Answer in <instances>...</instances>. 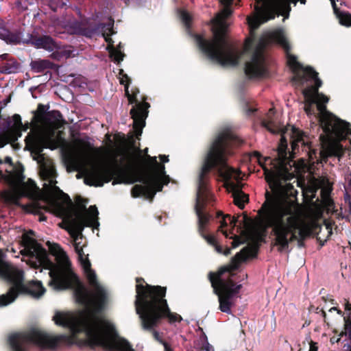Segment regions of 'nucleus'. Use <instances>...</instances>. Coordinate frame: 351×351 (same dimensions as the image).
<instances>
[{"instance_id":"f257e3e1","label":"nucleus","mask_w":351,"mask_h":351,"mask_svg":"<svg viewBox=\"0 0 351 351\" xmlns=\"http://www.w3.org/2000/svg\"><path fill=\"white\" fill-rule=\"evenodd\" d=\"M49 176L51 179L48 184H44L41 191L34 180L29 179L25 182L23 173L16 172L14 179L19 185L3 191L1 196L7 203L16 205L19 204L21 197L29 198L32 202L25 205L24 210L28 213L39 215L38 219H47L43 212L52 213L60 219H99L95 205L86 208L88 200L80 195H77L73 202L68 194L56 186L57 182L53 178L52 171Z\"/></svg>"},{"instance_id":"f03ea898","label":"nucleus","mask_w":351,"mask_h":351,"mask_svg":"<svg viewBox=\"0 0 351 351\" xmlns=\"http://www.w3.org/2000/svg\"><path fill=\"white\" fill-rule=\"evenodd\" d=\"M147 152L148 148L143 150L146 159L145 167L138 172V178L135 180H128V171L130 166H124L123 161H119L117 155H114L110 164L94 166L88 170L84 182L86 185L94 186H103L104 183L112 179L113 185L139 182L143 184L134 185L131 191L132 195L152 199L157 192L162 191L163 186L170 182L171 178L166 173L165 165L159 163L156 156L148 155Z\"/></svg>"},{"instance_id":"7ed1b4c3","label":"nucleus","mask_w":351,"mask_h":351,"mask_svg":"<svg viewBox=\"0 0 351 351\" xmlns=\"http://www.w3.org/2000/svg\"><path fill=\"white\" fill-rule=\"evenodd\" d=\"M219 231L226 237L233 239V248L239 246L237 241L238 223L243 226L249 238L258 242H265L268 234V228H271L275 236V243L278 251L282 252L289 249V244L298 241L299 248L304 247V240L318 234L321 230L319 221H219Z\"/></svg>"},{"instance_id":"20e7f679","label":"nucleus","mask_w":351,"mask_h":351,"mask_svg":"<svg viewBox=\"0 0 351 351\" xmlns=\"http://www.w3.org/2000/svg\"><path fill=\"white\" fill-rule=\"evenodd\" d=\"M243 141L230 132L219 134L211 144L203 162L199 177L195 211L197 219H213V213L206 210V206L214 200L208 188V176L211 170L216 169L224 181L228 182L237 170L228 165L230 145H241Z\"/></svg>"},{"instance_id":"39448f33","label":"nucleus","mask_w":351,"mask_h":351,"mask_svg":"<svg viewBox=\"0 0 351 351\" xmlns=\"http://www.w3.org/2000/svg\"><path fill=\"white\" fill-rule=\"evenodd\" d=\"M266 182L268 183L271 193L266 191L265 201L258 212V216L253 219H319L318 218H301L300 210L298 203L294 202L281 201L278 196L296 197L298 191L291 183H285L291 180L293 175L288 169L277 171L269 170L263 167ZM242 219H252L244 215Z\"/></svg>"},{"instance_id":"423d86ee","label":"nucleus","mask_w":351,"mask_h":351,"mask_svg":"<svg viewBox=\"0 0 351 351\" xmlns=\"http://www.w3.org/2000/svg\"><path fill=\"white\" fill-rule=\"evenodd\" d=\"M232 13L230 7H224L220 14L217 27L212 29L213 36L211 38H206L198 34H194L199 49L210 60L222 66H237L244 53V51L240 50L227 38L228 25L226 20ZM250 47V43L246 44L245 51H248Z\"/></svg>"},{"instance_id":"0eeeda50","label":"nucleus","mask_w":351,"mask_h":351,"mask_svg":"<svg viewBox=\"0 0 351 351\" xmlns=\"http://www.w3.org/2000/svg\"><path fill=\"white\" fill-rule=\"evenodd\" d=\"M142 278H136V301L141 298V309L136 307V313L139 315L141 326L145 330H151L157 327L162 319L167 317L170 322H180L181 316L171 312L167 301L165 299L167 288L161 286L146 287L140 284Z\"/></svg>"},{"instance_id":"6e6552de","label":"nucleus","mask_w":351,"mask_h":351,"mask_svg":"<svg viewBox=\"0 0 351 351\" xmlns=\"http://www.w3.org/2000/svg\"><path fill=\"white\" fill-rule=\"evenodd\" d=\"M60 341V338L51 337L35 328L25 332H13L8 338L12 351H26V346L29 344L41 348L55 349L58 346Z\"/></svg>"},{"instance_id":"1a4fd4ad","label":"nucleus","mask_w":351,"mask_h":351,"mask_svg":"<svg viewBox=\"0 0 351 351\" xmlns=\"http://www.w3.org/2000/svg\"><path fill=\"white\" fill-rule=\"evenodd\" d=\"M119 74L123 75V78L126 79L125 84L124 83L123 79L120 80V83L121 84L125 85V93L128 97L129 104H135L130 110V115L133 119V128L136 132V135L141 136L143 128L145 125V119L148 116V108L150 107V104L146 101L139 102L136 99V93L133 92L130 94L128 90L129 84L131 81L130 79L127 74H123V69L120 70Z\"/></svg>"},{"instance_id":"9d476101","label":"nucleus","mask_w":351,"mask_h":351,"mask_svg":"<svg viewBox=\"0 0 351 351\" xmlns=\"http://www.w3.org/2000/svg\"><path fill=\"white\" fill-rule=\"evenodd\" d=\"M84 325L86 339L81 341L82 344L91 349L101 348L106 350H113V346L108 337L101 332L98 319L95 316L88 317Z\"/></svg>"},{"instance_id":"9b49d317","label":"nucleus","mask_w":351,"mask_h":351,"mask_svg":"<svg viewBox=\"0 0 351 351\" xmlns=\"http://www.w3.org/2000/svg\"><path fill=\"white\" fill-rule=\"evenodd\" d=\"M287 63L294 73L291 82L299 87H303L311 80L319 79L318 73L311 66L304 67L303 65L298 61L297 57L290 53V51H285Z\"/></svg>"},{"instance_id":"f8f14e48","label":"nucleus","mask_w":351,"mask_h":351,"mask_svg":"<svg viewBox=\"0 0 351 351\" xmlns=\"http://www.w3.org/2000/svg\"><path fill=\"white\" fill-rule=\"evenodd\" d=\"M49 276L48 285L55 291L70 289L82 285L80 278L71 268L51 271Z\"/></svg>"},{"instance_id":"ddd939ff","label":"nucleus","mask_w":351,"mask_h":351,"mask_svg":"<svg viewBox=\"0 0 351 351\" xmlns=\"http://www.w3.org/2000/svg\"><path fill=\"white\" fill-rule=\"evenodd\" d=\"M58 226L61 228L66 230L75 240L74 248L80 262L82 263L83 261L86 260V258H84V253L80 243H77V240L79 238H82V231L85 226H92L95 229L99 226V221H61Z\"/></svg>"},{"instance_id":"4468645a","label":"nucleus","mask_w":351,"mask_h":351,"mask_svg":"<svg viewBox=\"0 0 351 351\" xmlns=\"http://www.w3.org/2000/svg\"><path fill=\"white\" fill-rule=\"evenodd\" d=\"M265 44L260 43L255 48L251 60L245 64V73L250 78L264 77L267 72L264 56Z\"/></svg>"},{"instance_id":"2eb2a0df","label":"nucleus","mask_w":351,"mask_h":351,"mask_svg":"<svg viewBox=\"0 0 351 351\" xmlns=\"http://www.w3.org/2000/svg\"><path fill=\"white\" fill-rule=\"evenodd\" d=\"M298 1V0H267V9L263 13L265 17L263 21H268L275 19L284 9L288 8L289 10L291 3L296 5Z\"/></svg>"},{"instance_id":"dca6fc26","label":"nucleus","mask_w":351,"mask_h":351,"mask_svg":"<svg viewBox=\"0 0 351 351\" xmlns=\"http://www.w3.org/2000/svg\"><path fill=\"white\" fill-rule=\"evenodd\" d=\"M108 24L111 25L112 29L109 31L108 29H104V31H101L100 33H101L105 41L108 43L107 50L110 53V58H112L117 64H119L121 62L123 61L125 54L120 49V44L119 45V48H115L114 47V41L110 37L114 33L113 31L114 21H112Z\"/></svg>"},{"instance_id":"f3484780","label":"nucleus","mask_w":351,"mask_h":351,"mask_svg":"<svg viewBox=\"0 0 351 351\" xmlns=\"http://www.w3.org/2000/svg\"><path fill=\"white\" fill-rule=\"evenodd\" d=\"M314 83L313 86H308L302 90V94L306 99L304 110L307 114H313L312 104L316 102L315 94H317L319 88L322 85L320 79H316L314 80Z\"/></svg>"},{"instance_id":"a211bd4d","label":"nucleus","mask_w":351,"mask_h":351,"mask_svg":"<svg viewBox=\"0 0 351 351\" xmlns=\"http://www.w3.org/2000/svg\"><path fill=\"white\" fill-rule=\"evenodd\" d=\"M26 146L36 154L41 156L43 151V138L38 130H32L25 139Z\"/></svg>"},{"instance_id":"6ab92c4d","label":"nucleus","mask_w":351,"mask_h":351,"mask_svg":"<svg viewBox=\"0 0 351 351\" xmlns=\"http://www.w3.org/2000/svg\"><path fill=\"white\" fill-rule=\"evenodd\" d=\"M0 38L9 44H19L21 42V32L19 29L10 31L5 22L0 19Z\"/></svg>"},{"instance_id":"aec40b11","label":"nucleus","mask_w":351,"mask_h":351,"mask_svg":"<svg viewBox=\"0 0 351 351\" xmlns=\"http://www.w3.org/2000/svg\"><path fill=\"white\" fill-rule=\"evenodd\" d=\"M23 42L30 44L36 48H42L48 51H53L56 47L55 42L49 36H37L30 35L29 39Z\"/></svg>"},{"instance_id":"412c9836","label":"nucleus","mask_w":351,"mask_h":351,"mask_svg":"<svg viewBox=\"0 0 351 351\" xmlns=\"http://www.w3.org/2000/svg\"><path fill=\"white\" fill-rule=\"evenodd\" d=\"M208 279L211 283L212 287L213 288V292L215 294L217 295L218 297H219V295H221V293H223V295H222V298L223 300L232 302V299L236 295H234L230 291H228V282H227L225 280H221L220 282V286L217 287V283L213 278V274L211 271L209 272L208 274Z\"/></svg>"},{"instance_id":"4be33fe9","label":"nucleus","mask_w":351,"mask_h":351,"mask_svg":"<svg viewBox=\"0 0 351 351\" xmlns=\"http://www.w3.org/2000/svg\"><path fill=\"white\" fill-rule=\"evenodd\" d=\"M104 29L110 31L112 27L110 24L104 23L90 24L87 27H82L78 29V33L88 38H92L95 34H100V32L104 31Z\"/></svg>"},{"instance_id":"5701e85b","label":"nucleus","mask_w":351,"mask_h":351,"mask_svg":"<svg viewBox=\"0 0 351 351\" xmlns=\"http://www.w3.org/2000/svg\"><path fill=\"white\" fill-rule=\"evenodd\" d=\"M208 222L209 221H197L198 230L202 237L207 241V243L215 247V250L219 254H222L223 250L221 245L217 244L215 237L214 236L208 235L204 233Z\"/></svg>"},{"instance_id":"b1692460","label":"nucleus","mask_w":351,"mask_h":351,"mask_svg":"<svg viewBox=\"0 0 351 351\" xmlns=\"http://www.w3.org/2000/svg\"><path fill=\"white\" fill-rule=\"evenodd\" d=\"M278 160L280 166L279 169H287L289 157L287 156V141L284 135H282L280 144L278 147Z\"/></svg>"},{"instance_id":"393cba45","label":"nucleus","mask_w":351,"mask_h":351,"mask_svg":"<svg viewBox=\"0 0 351 351\" xmlns=\"http://www.w3.org/2000/svg\"><path fill=\"white\" fill-rule=\"evenodd\" d=\"M230 187L232 189V196L234 198V203L240 209H243L245 207V204L248 202L249 197L241 189H237L236 184L233 182L229 184Z\"/></svg>"},{"instance_id":"a878e982","label":"nucleus","mask_w":351,"mask_h":351,"mask_svg":"<svg viewBox=\"0 0 351 351\" xmlns=\"http://www.w3.org/2000/svg\"><path fill=\"white\" fill-rule=\"evenodd\" d=\"M82 266L84 274L90 284V285L96 287L100 285L97 281V277L95 271L91 268V263L88 258L82 262Z\"/></svg>"},{"instance_id":"bb28decb","label":"nucleus","mask_w":351,"mask_h":351,"mask_svg":"<svg viewBox=\"0 0 351 351\" xmlns=\"http://www.w3.org/2000/svg\"><path fill=\"white\" fill-rule=\"evenodd\" d=\"M53 320L58 326H62L71 330H74L73 317L69 314H64L57 312L53 316Z\"/></svg>"},{"instance_id":"cd10ccee","label":"nucleus","mask_w":351,"mask_h":351,"mask_svg":"<svg viewBox=\"0 0 351 351\" xmlns=\"http://www.w3.org/2000/svg\"><path fill=\"white\" fill-rule=\"evenodd\" d=\"M108 327L112 336L119 340V343L118 345L119 351H135L127 339L119 337L114 324L108 323Z\"/></svg>"},{"instance_id":"c85d7f7f","label":"nucleus","mask_w":351,"mask_h":351,"mask_svg":"<svg viewBox=\"0 0 351 351\" xmlns=\"http://www.w3.org/2000/svg\"><path fill=\"white\" fill-rule=\"evenodd\" d=\"M345 311L348 312V317H343V320L345 322V332H343L341 335H348L350 343L347 342L344 344L343 347H348V349H349L351 348V304L350 303L349 300H346Z\"/></svg>"},{"instance_id":"c756f323","label":"nucleus","mask_w":351,"mask_h":351,"mask_svg":"<svg viewBox=\"0 0 351 351\" xmlns=\"http://www.w3.org/2000/svg\"><path fill=\"white\" fill-rule=\"evenodd\" d=\"M31 69L35 73H43L49 69H53L54 64L48 60H35L30 62Z\"/></svg>"},{"instance_id":"7c9ffc66","label":"nucleus","mask_w":351,"mask_h":351,"mask_svg":"<svg viewBox=\"0 0 351 351\" xmlns=\"http://www.w3.org/2000/svg\"><path fill=\"white\" fill-rule=\"evenodd\" d=\"M250 257V252L247 248L242 249L238 252L234 257L232 258V261L234 263L232 269H238L241 263L247 261Z\"/></svg>"},{"instance_id":"2f4dec72","label":"nucleus","mask_w":351,"mask_h":351,"mask_svg":"<svg viewBox=\"0 0 351 351\" xmlns=\"http://www.w3.org/2000/svg\"><path fill=\"white\" fill-rule=\"evenodd\" d=\"M49 108V105H44L39 104L37 107V110L34 112V117L32 121L36 123L44 122L47 115V110Z\"/></svg>"},{"instance_id":"473e14b6","label":"nucleus","mask_w":351,"mask_h":351,"mask_svg":"<svg viewBox=\"0 0 351 351\" xmlns=\"http://www.w3.org/2000/svg\"><path fill=\"white\" fill-rule=\"evenodd\" d=\"M334 12L339 20V23L344 26H351V14L347 12L339 11L335 2H332Z\"/></svg>"},{"instance_id":"72a5a7b5","label":"nucleus","mask_w":351,"mask_h":351,"mask_svg":"<svg viewBox=\"0 0 351 351\" xmlns=\"http://www.w3.org/2000/svg\"><path fill=\"white\" fill-rule=\"evenodd\" d=\"M95 288L97 289V294L99 297V302L97 306V312L101 313L105 308L108 299V294L106 290L101 286L98 285Z\"/></svg>"},{"instance_id":"f704fd0d","label":"nucleus","mask_w":351,"mask_h":351,"mask_svg":"<svg viewBox=\"0 0 351 351\" xmlns=\"http://www.w3.org/2000/svg\"><path fill=\"white\" fill-rule=\"evenodd\" d=\"M62 119V114L59 110H53L47 112L44 122L52 125H58Z\"/></svg>"},{"instance_id":"c9c22d12","label":"nucleus","mask_w":351,"mask_h":351,"mask_svg":"<svg viewBox=\"0 0 351 351\" xmlns=\"http://www.w3.org/2000/svg\"><path fill=\"white\" fill-rule=\"evenodd\" d=\"M272 38L280 45L282 47L285 51L291 50L290 45L285 36L283 32L277 31L273 33Z\"/></svg>"},{"instance_id":"e433bc0d","label":"nucleus","mask_w":351,"mask_h":351,"mask_svg":"<svg viewBox=\"0 0 351 351\" xmlns=\"http://www.w3.org/2000/svg\"><path fill=\"white\" fill-rule=\"evenodd\" d=\"M19 66V64L14 60H9L6 62L2 64L1 66V72L5 74L15 73Z\"/></svg>"},{"instance_id":"4c0bfd02","label":"nucleus","mask_w":351,"mask_h":351,"mask_svg":"<svg viewBox=\"0 0 351 351\" xmlns=\"http://www.w3.org/2000/svg\"><path fill=\"white\" fill-rule=\"evenodd\" d=\"M267 9V3L265 5V7L260 12L258 16L250 18H247V23L249 26L252 29H257L261 23H265L266 21L264 20V16H263V12Z\"/></svg>"},{"instance_id":"58836bf2","label":"nucleus","mask_w":351,"mask_h":351,"mask_svg":"<svg viewBox=\"0 0 351 351\" xmlns=\"http://www.w3.org/2000/svg\"><path fill=\"white\" fill-rule=\"evenodd\" d=\"M261 124L264 128H265L271 133H277L280 130L279 128L276 125L273 119L271 117L263 120Z\"/></svg>"},{"instance_id":"ea45409f","label":"nucleus","mask_w":351,"mask_h":351,"mask_svg":"<svg viewBox=\"0 0 351 351\" xmlns=\"http://www.w3.org/2000/svg\"><path fill=\"white\" fill-rule=\"evenodd\" d=\"M76 298L78 303L84 306V307H88L90 304V298L87 293L82 291H77L76 293Z\"/></svg>"},{"instance_id":"a19ab883","label":"nucleus","mask_w":351,"mask_h":351,"mask_svg":"<svg viewBox=\"0 0 351 351\" xmlns=\"http://www.w3.org/2000/svg\"><path fill=\"white\" fill-rule=\"evenodd\" d=\"M219 308L220 309V311L221 312L226 313L227 314L231 313V306L232 305V302L225 300L223 299L222 295H219Z\"/></svg>"},{"instance_id":"79ce46f5","label":"nucleus","mask_w":351,"mask_h":351,"mask_svg":"<svg viewBox=\"0 0 351 351\" xmlns=\"http://www.w3.org/2000/svg\"><path fill=\"white\" fill-rule=\"evenodd\" d=\"M230 267L229 266H223L221 267H220L219 269V270L217 271V273L215 274V276H216V278H215V276H213V278L214 280H215L216 283H217V287H219L220 286V282H221V280H223L221 277L222 276L226 273V272H229L230 271ZM213 276H215V274H213Z\"/></svg>"},{"instance_id":"37998d69","label":"nucleus","mask_w":351,"mask_h":351,"mask_svg":"<svg viewBox=\"0 0 351 351\" xmlns=\"http://www.w3.org/2000/svg\"><path fill=\"white\" fill-rule=\"evenodd\" d=\"M330 151L331 154L337 157H341L344 154L343 147L339 143L332 145Z\"/></svg>"},{"instance_id":"c03bdc74","label":"nucleus","mask_w":351,"mask_h":351,"mask_svg":"<svg viewBox=\"0 0 351 351\" xmlns=\"http://www.w3.org/2000/svg\"><path fill=\"white\" fill-rule=\"evenodd\" d=\"M48 5L52 11L56 12L59 9L66 6V3L61 0H49Z\"/></svg>"},{"instance_id":"a18cd8bd","label":"nucleus","mask_w":351,"mask_h":351,"mask_svg":"<svg viewBox=\"0 0 351 351\" xmlns=\"http://www.w3.org/2000/svg\"><path fill=\"white\" fill-rule=\"evenodd\" d=\"M180 16H181V19H182V22L184 23V25L187 28H190L191 25L192 19H191V16L189 14V13L186 11H183L181 12Z\"/></svg>"},{"instance_id":"49530a36","label":"nucleus","mask_w":351,"mask_h":351,"mask_svg":"<svg viewBox=\"0 0 351 351\" xmlns=\"http://www.w3.org/2000/svg\"><path fill=\"white\" fill-rule=\"evenodd\" d=\"M215 213L216 215L217 218H219L221 217H222L221 219H228L235 220V219H239V215H231L230 214L224 215L223 213L221 210L215 211Z\"/></svg>"},{"instance_id":"de8ad7c7","label":"nucleus","mask_w":351,"mask_h":351,"mask_svg":"<svg viewBox=\"0 0 351 351\" xmlns=\"http://www.w3.org/2000/svg\"><path fill=\"white\" fill-rule=\"evenodd\" d=\"M13 126L15 129L19 130V128L23 127V123L21 121V117L19 114H15L12 116Z\"/></svg>"},{"instance_id":"09e8293b","label":"nucleus","mask_w":351,"mask_h":351,"mask_svg":"<svg viewBox=\"0 0 351 351\" xmlns=\"http://www.w3.org/2000/svg\"><path fill=\"white\" fill-rule=\"evenodd\" d=\"M315 99L316 100L315 103L320 102L324 104H326L329 100V98L327 96L322 93H319V92L317 94H315Z\"/></svg>"},{"instance_id":"8fccbe9b","label":"nucleus","mask_w":351,"mask_h":351,"mask_svg":"<svg viewBox=\"0 0 351 351\" xmlns=\"http://www.w3.org/2000/svg\"><path fill=\"white\" fill-rule=\"evenodd\" d=\"M242 288V285H235L234 283L229 284V289L228 291H230L232 293H233L234 295H237L239 293L240 289Z\"/></svg>"},{"instance_id":"3c124183","label":"nucleus","mask_w":351,"mask_h":351,"mask_svg":"<svg viewBox=\"0 0 351 351\" xmlns=\"http://www.w3.org/2000/svg\"><path fill=\"white\" fill-rule=\"evenodd\" d=\"M150 331H152L154 339L159 342L160 344L163 343L165 341L160 337V334L158 331L154 330V328L152 329Z\"/></svg>"},{"instance_id":"603ef678","label":"nucleus","mask_w":351,"mask_h":351,"mask_svg":"<svg viewBox=\"0 0 351 351\" xmlns=\"http://www.w3.org/2000/svg\"><path fill=\"white\" fill-rule=\"evenodd\" d=\"M202 348L204 351H215V349L212 345L209 343V342H206L202 344Z\"/></svg>"},{"instance_id":"864d4df0","label":"nucleus","mask_w":351,"mask_h":351,"mask_svg":"<svg viewBox=\"0 0 351 351\" xmlns=\"http://www.w3.org/2000/svg\"><path fill=\"white\" fill-rule=\"evenodd\" d=\"M32 124H34L36 125V123L35 122H33L32 121L31 123H28L27 122L26 123H25L24 125L23 124V127L22 128H19L18 130H19L20 132L21 131H27L29 128H30L32 125Z\"/></svg>"},{"instance_id":"5fc2aeb1","label":"nucleus","mask_w":351,"mask_h":351,"mask_svg":"<svg viewBox=\"0 0 351 351\" xmlns=\"http://www.w3.org/2000/svg\"><path fill=\"white\" fill-rule=\"evenodd\" d=\"M343 332H345V330H343ZM342 333H343V331H341V332L339 334V337H338V338H335V337H332V338L330 339V342H331L332 343H335V342H336V343L339 342V341L341 340V337L346 336L345 335H341V334H342ZM346 336H348V335H347Z\"/></svg>"},{"instance_id":"6e6d98bb","label":"nucleus","mask_w":351,"mask_h":351,"mask_svg":"<svg viewBox=\"0 0 351 351\" xmlns=\"http://www.w3.org/2000/svg\"><path fill=\"white\" fill-rule=\"evenodd\" d=\"M251 156L256 158L258 159V160L259 164L262 166V165L261 163V161H260L261 158L262 156H261V153L259 152H257V151L253 152L252 153V154H251Z\"/></svg>"},{"instance_id":"4d7b16f0","label":"nucleus","mask_w":351,"mask_h":351,"mask_svg":"<svg viewBox=\"0 0 351 351\" xmlns=\"http://www.w3.org/2000/svg\"><path fill=\"white\" fill-rule=\"evenodd\" d=\"M317 350H318V347L317 346V343L311 341L310 343V349L308 351H317Z\"/></svg>"},{"instance_id":"13d9d810","label":"nucleus","mask_w":351,"mask_h":351,"mask_svg":"<svg viewBox=\"0 0 351 351\" xmlns=\"http://www.w3.org/2000/svg\"><path fill=\"white\" fill-rule=\"evenodd\" d=\"M199 339L202 342V344L208 341V337L204 331H202V333L199 337Z\"/></svg>"},{"instance_id":"bf43d9fd","label":"nucleus","mask_w":351,"mask_h":351,"mask_svg":"<svg viewBox=\"0 0 351 351\" xmlns=\"http://www.w3.org/2000/svg\"><path fill=\"white\" fill-rule=\"evenodd\" d=\"M159 158L160 160H161L162 163L161 164H163L165 162H169V156H166V155H160L159 156Z\"/></svg>"},{"instance_id":"052dcab7","label":"nucleus","mask_w":351,"mask_h":351,"mask_svg":"<svg viewBox=\"0 0 351 351\" xmlns=\"http://www.w3.org/2000/svg\"><path fill=\"white\" fill-rule=\"evenodd\" d=\"M255 111H256V109H254L250 107H247L245 110V113L247 116H251Z\"/></svg>"},{"instance_id":"680f3d73","label":"nucleus","mask_w":351,"mask_h":351,"mask_svg":"<svg viewBox=\"0 0 351 351\" xmlns=\"http://www.w3.org/2000/svg\"><path fill=\"white\" fill-rule=\"evenodd\" d=\"M162 345L165 348V351H173L171 348L169 346V345L166 341H165L163 343H162Z\"/></svg>"},{"instance_id":"e2e57ef3","label":"nucleus","mask_w":351,"mask_h":351,"mask_svg":"<svg viewBox=\"0 0 351 351\" xmlns=\"http://www.w3.org/2000/svg\"><path fill=\"white\" fill-rule=\"evenodd\" d=\"M234 0H222V3L225 5V6L230 7L233 3Z\"/></svg>"},{"instance_id":"0e129e2a","label":"nucleus","mask_w":351,"mask_h":351,"mask_svg":"<svg viewBox=\"0 0 351 351\" xmlns=\"http://www.w3.org/2000/svg\"><path fill=\"white\" fill-rule=\"evenodd\" d=\"M324 224L326 225V228L328 229L330 226H331L332 225V222H334L335 221H326V220H324V221H322Z\"/></svg>"},{"instance_id":"69168bd1","label":"nucleus","mask_w":351,"mask_h":351,"mask_svg":"<svg viewBox=\"0 0 351 351\" xmlns=\"http://www.w3.org/2000/svg\"><path fill=\"white\" fill-rule=\"evenodd\" d=\"M4 162L5 163H8V164H10V165H13V163H12V160L10 157L9 156H7L5 157V160H4Z\"/></svg>"},{"instance_id":"338daca9","label":"nucleus","mask_w":351,"mask_h":351,"mask_svg":"<svg viewBox=\"0 0 351 351\" xmlns=\"http://www.w3.org/2000/svg\"><path fill=\"white\" fill-rule=\"evenodd\" d=\"M317 240L319 243V248L322 247L324 245L325 242L326 241V240H325V241L321 240L320 238L317 237Z\"/></svg>"},{"instance_id":"774afa93","label":"nucleus","mask_w":351,"mask_h":351,"mask_svg":"<svg viewBox=\"0 0 351 351\" xmlns=\"http://www.w3.org/2000/svg\"><path fill=\"white\" fill-rule=\"evenodd\" d=\"M231 253V249L230 248H226L225 250H223L222 254L225 256H228Z\"/></svg>"}]
</instances>
